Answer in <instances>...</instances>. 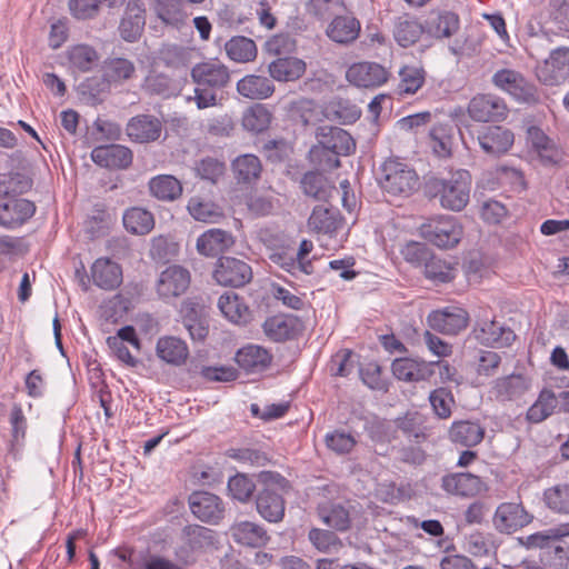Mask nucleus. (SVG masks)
Returning <instances> with one entry per match:
<instances>
[{
  "mask_svg": "<svg viewBox=\"0 0 569 569\" xmlns=\"http://www.w3.org/2000/svg\"><path fill=\"white\" fill-rule=\"evenodd\" d=\"M189 508L202 522L217 525L224 517V505L220 497L208 491H194L188 499Z\"/></svg>",
  "mask_w": 569,
  "mask_h": 569,
  "instance_id": "ddd939ff",
  "label": "nucleus"
},
{
  "mask_svg": "<svg viewBox=\"0 0 569 569\" xmlns=\"http://www.w3.org/2000/svg\"><path fill=\"white\" fill-rule=\"evenodd\" d=\"M531 386L530 377L523 373H511L495 379L490 393L498 402L517 401L531 389Z\"/></svg>",
  "mask_w": 569,
  "mask_h": 569,
  "instance_id": "2eb2a0df",
  "label": "nucleus"
},
{
  "mask_svg": "<svg viewBox=\"0 0 569 569\" xmlns=\"http://www.w3.org/2000/svg\"><path fill=\"white\" fill-rule=\"evenodd\" d=\"M259 479L266 485V488L261 489L256 497L257 511L268 522H280L284 517L286 501L270 486L278 485L282 487L287 481L282 476L272 471L260 472Z\"/></svg>",
  "mask_w": 569,
  "mask_h": 569,
  "instance_id": "423d86ee",
  "label": "nucleus"
},
{
  "mask_svg": "<svg viewBox=\"0 0 569 569\" xmlns=\"http://www.w3.org/2000/svg\"><path fill=\"white\" fill-rule=\"evenodd\" d=\"M400 253L406 262L413 267H423L432 251L427 244L418 241H409L402 246Z\"/></svg>",
  "mask_w": 569,
  "mask_h": 569,
  "instance_id": "69168bd1",
  "label": "nucleus"
},
{
  "mask_svg": "<svg viewBox=\"0 0 569 569\" xmlns=\"http://www.w3.org/2000/svg\"><path fill=\"white\" fill-rule=\"evenodd\" d=\"M213 279L220 286L241 288L252 280L251 266L234 257H220L213 269Z\"/></svg>",
  "mask_w": 569,
  "mask_h": 569,
  "instance_id": "6e6552de",
  "label": "nucleus"
},
{
  "mask_svg": "<svg viewBox=\"0 0 569 569\" xmlns=\"http://www.w3.org/2000/svg\"><path fill=\"white\" fill-rule=\"evenodd\" d=\"M32 180L20 172L0 173V198L22 194L30 190Z\"/></svg>",
  "mask_w": 569,
  "mask_h": 569,
  "instance_id": "864d4df0",
  "label": "nucleus"
},
{
  "mask_svg": "<svg viewBox=\"0 0 569 569\" xmlns=\"http://www.w3.org/2000/svg\"><path fill=\"white\" fill-rule=\"evenodd\" d=\"M67 58L70 68L79 72H88L99 60L98 52L88 44H77L68 49Z\"/></svg>",
  "mask_w": 569,
  "mask_h": 569,
  "instance_id": "a18cd8bd",
  "label": "nucleus"
},
{
  "mask_svg": "<svg viewBox=\"0 0 569 569\" xmlns=\"http://www.w3.org/2000/svg\"><path fill=\"white\" fill-rule=\"evenodd\" d=\"M396 425L409 439L413 438L418 440L426 438L423 418L418 412L407 413L405 417L398 418Z\"/></svg>",
  "mask_w": 569,
  "mask_h": 569,
  "instance_id": "338daca9",
  "label": "nucleus"
},
{
  "mask_svg": "<svg viewBox=\"0 0 569 569\" xmlns=\"http://www.w3.org/2000/svg\"><path fill=\"white\" fill-rule=\"evenodd\" d=\"M476 339L486 346L508 347L516 339L515 332L495 320H483L473 330Z\"/></svg>",
  "mask_w": 569,
  "mask_h": 569,
  "instance_id": "a878e982",
  "label": "nucleus"
},
{
  "mask_svg": "<svg viewBox=\"0 0 569 569\" xmlns=\"http://www.w3.org/2000/svg\"><path fill=\"white\" fill-rule=\"evenodd\" d=\"M264 335L274 342H282L297 338L303 325L301 320L292 315H277L266 319L262 325Z\"/></svg>",
  "mask_w": 569,
  "mask_h": 569,
  "instance_id": "412c9836",
  "label": "nucleus"
},
{
  "mask_svg": "<svg viewBox=\"0 0 569 569\" xmlns=\"http://www.w3.org/2000/svg\"><path fill=\"white\" fill-rule=\"evenodd\" d=\"M420 236L440 249L455 248L462 239L463 228L459 220L449 214L427 219L419 227Z\"/></svg>",
  "mask_w": 569,
  "mask_h": 569,
  "instance_id": "39448f33",
  "label": "nucleus"
},
{
  "mask_svg": "<svg viewBox=\"0 0 569 569\" xmlns=\"http://www.w3.org/2000/svg\"><path fill=\"white\" fill-rule=\"evenodd\" d=\"M228 491L232 499L249 502L256 491L254 481L244 473H237L228 480Z\"/></svg>",
  "mask_w": 569,
  "mask_h": 569,
  "instance_id": "6e6d98bb",
  "label": "nucleus"
},
{
  "mask_svg": "<svg viewBox=\"0 0 569 569\" xmlns=\"http://www.w3.org/2000/svg\"><path fill=\"white\" fill-rule=\"evenodd\" d=\"M134 70L133 63L127 59H111L103 67V79L108 83H120L130 79Z\"/></svg>",
  "mask_w": 569,
  "mask_h": 569,
  "instance_id": "4d7b16f0",
  "label": "nucleus"
},
{
  "mask_svg": "<svg viewBox=\"0 0 569 569\" xmlns=\"http://www.w3.org/2000/svg\"><path fill=\"white\" fill-rule=\"evenodd\" d=\"M149 189L153 197L163 201H173L182 193L181 182L170 174L153 177L149 182Z\"/></svg>",
  "mask_w": 569,
  "mask_h": 569,
  "instance_id": "c03bdc74",
  "label": "nucleus"
},
{
  "mask_svg": "<svg viewBox=\"0 0 569 569\" xmlns=\"http://www.w3.org/2000/svg\"><path fill=\"white\" fill-rule=\"evenodd\" d=\"M162 132L161 121L152 114L132 117L126 127V133L132 142L149 143L158 140Z\"/></svg>",
  "mask_w": 569,
  "mask_h": 569,
  "instance_id": "5701e85b",
  "label": "nucleus"
},
{
  "mask_svg": "<svg viewBox=\"0 0 569 569\" xmlns=\"http://www.w3.org/2000/svg\"><path fill=\"white\" fill-rule=\"evenodd\" d=\"M144 13L146 10L137 1L128 2L119 24V33L124 41L133 42L141 36L146 23Z\"/></svg>",
  "mask_w": 569,
  "mask_h": 569,
  "instance_id": "7c9ffc66",
  "label": "nucleus"
},
{
  "mask_svg": "<svg viewBox=\"0 0 569 569\" xmlns=\"http://www.w3.org/2000/svg\"><path fill=\"white\" fill-rule=\"evenodd\" d=\"M538 80L546 86H558L569 77V48L551 50L549 57L536 66Z\"/></svg>",
  "mask_w": 569,
  "mask_h": 569,
  "instance_id": "9d476101",
  "label": "nucleus"
},
{
  "mask_svg": "<svg viewBox=\"0 0 569 569\" xmlns=\"http://www.w3.org/2000/svg\"><path fill=\"white\" fill-rule=\"evenodd\" d=\"M226 456L240 463L253 467H264L270 461L267 452L252 447L229 448Z\"/></svg>",
  "mask_w": 569,
  "mask_h": 569,
  "instance_id": "13d9d810",
  "label": "nucleus"
},
{
  "mask_svg": "<svg viewBox=\"0 0 569 569\" xmlns=\"http://www.w3.org/2000/svg\"><path fill=\"white\" fill-rule=\"evenodd\" d=\"M187 209L196 220L207 223H217L223 217L221 207L200 197L190 198Z\"/></svg>",
  "mask_w": 569,
  "mask_h": 569,
  "instance_id": "49530a36",
  "label": "nucleus"
},
{
  "mask_svg": "<svg viewBox=\"0 0 569 569\" xmlns=\"http://www.w3.org/2000/svg\"><path fill=\"white\" fill-rule=\"evenodd\" d=\"M229 59L239 63L253 61L257 58L258 49L256 42L243 36H234L224 44Z\"/></svg>",
  "mask_w": 569,
  "mask_h": 569,
  "instance_id": "37998d69",
  "label": "nucleus"
},
{
  "mask_svg": "<svg viewBox=\"0 0 569 569\" xmlns=\"http://www.w3.org/2000/svg\"><path fill=\"white\" fill-rule=\"evenodd\" d=\"M427 321L435 331L453 336L467 328L469 315L460 307L449 306L430 312Z\"/></svg>",
  "mask_w": 569,
  "mask_h": 569,
  "instance_id": "4468645a",
  "label": "nucleus"
},
{
  "mask_svg": "<svg viewBox=\"0 0 569 569\" xmlns=\"http://www.w3.org/2000/svg\"><path fill=\"white\" fill-rule=\"evenodd\" d=\"M429 402L435 415L439 419H449L452 415V408L456 405L451 390L439 387L429 393Z\"/></svg>",
  "mask_w": 569,
  "mask_h": 569,
  "instance_id": "5fc2aeb1",
  "label": "nucleus"
},
{
  "mask_svg": "<svg viewBox=\"0 0 569 569\" xmlns=\"http://www.w3.org/2000/svg\"><path fill=\"white\" fill-rule=\"evenodd\" d=\"M508 111L505 100L493 94H477L468 104V114L478 122L502 121Z\"/></svg>",
  "mask_w": 569,
  "mask_h": 569,
  "instance_id": "f8f14e48",
  "label": "nucleus"
},
{
  "mask_svg": "<svg viewBox=\"0 0 569 569\" xmlns=\"http://www.w3.org/2000/svg\"><path fill=\"white\" fill-rule=\"evenodd\" d=\"M425 29L431 38L449 39L459 31L460 18L450 10L432 9L425 20Z\"/></svg>",
  "mask_w": 569,
  "mask_h": 569,
  "instance_id": "6ab92c4d",
  "label": "nucleus"
},
{
  "mask_svg": "<svg viewBox=\"0 0 569 569\" xmlns=\"http://www.w3.org/2000/svg\"><path fill=\"white\" fill-rule=\"evenodd\" d=\"M92 161L103 168L127 169L131 166L132 151L122 144H107L93 148L91 151Z\"/></svg>",
  "mask_w": 569,
  "mask_h": 569,
  "instance_id": "393cba45",
  "label": "nucleus"
},
{
  "mask_svg": "<svg viewBox=\"0 0 569 569\" xmlns=\"http://www.w3.org/2000/svg\"><path fill=\"white\" fill-rule=\"evenodd\" d=\"M104 0H68V9L76 20H91L98 17Z\"/></svg>",
  "mask_w": 569,
  "mask_h": 569,
  "instance_id": "0e129e2a",
  "label": "nucleus"
},
{
  "mask_svg": "<svg viewBox=\"0 0 569 569\" xmlns=\"http://www.w3.org/2000/svg\"><path fill=\"white\" fill-rule=\"evenodd\" d=\"M343 218L335 207L325 204L316 206L308 219L310 231L316 233L333 236L342 228Z\"/></svg>",
  "mask_w": 569,
  "mask_h": 569,
  "instance_id": "bb28decb",
  "label": "nucleus"
},
{
  "mask_svg": "<svg viewBox=\"0 0 569 569\" xmlns=\"http://www.w3.org/2000/svg\"><path fill=\"white\" fill-rule=\"evenodd\" d=\"M388 71L376 62H358L350 66L346 72L347 80L359 88H376L388 80Z\"/></svg>",
  "mask_w": 569,
  "mask_h": 569,
  "instance_id": "aec40b11",
  "label": "nucleus"
},
{
  "mask_svg": "<svg viewBox=\"0 0 569 569\" xmlns=\"http://www.w3.org/2000/svg\"><path fill=\"white\" fill-rule=\"evenodd\" d=\"M143 89L150 94L162 96L169 98L177 92V86L170 77L164 73L152 72L143 83Z\"/></svg>",
  "mask_w": 569,
  "mask_h": 569,
  "instance_id": "052dcab7",
  "label": "nucleus"
},
{
  "mask_svg": "<svg viewBox=\"0 0 569 569\" xmlns=\"http://www.w3.org/2000/svg\"><path fill=\"white\" fill-rule=\"evenodd\" d=\"M543 502L553 513L569 516V483H558L543 491Z\"/></svg>",
  "mask_w": 569,
  "mask_h": 569,
  "instance_id": "de8ad7c7",
  "label": "nucleus"
},
{
  "mask_svg": "<svg viewBox=\"0 0 569 569\" xmlns=\"http://www.w3.org/2000/svg\"><path fill=\"white\" fill-rule=\"evenodd\" d=\"M191 274L190 271L179 264L167 267L161 273L156 283V290L161 299L178 298L186 293L190 287Z\"/></svg>",
  "mask_w": 569,
  "mask_h": 569,
  "instance_id": "9b49d317",
  "label": "nucleus"
},
{
  "mask_svg": "<svg viewBox=\"0 0 569 569\" xmlns=\"http://www.w3.org/2000/svg\"><path fill=\"white\" fill-rule=\"evenodd\" d=\"M90 271L92 283L106 291L116 290L123 280L121 266L110 258H98Z\"/></svg>",
  "mask_w": 569,
  "mask_h": 569,
  "instance_id": "b1692460",
  "label": "nucleus"
},
{
  "mask_svg": "<svg viewBox=\"0 0 569 569\" xmlns=\"http://www.w3.org/2000/svg\"><path fill=\"white\" fill-rule=\"evenodd\" d=\"M190 76L196 88L188 101H194L200 110L218 106V91L230 82L229 68L218 60H209L193 66Z\"/></svg>",
  "mask_w": 569,
  "mask_h": 569,
  "instance_id": "f257e3e1",
  "label": "nucleus"
},
{
  "mask_svg": "<svg viewBox=\"0 0 569 569\" xmlns=\"http://www.w3.org/2000/svg\"><path fill=\"white\" fill-rule=\"evenodd\" d=\"M272 357L267 349L249 345L241 348L236 355V361L247 372H259L269 367Z\"/></svg>",
  "mask_w": 569,
  "mask_h": 569,
  "instance_id": "e433bc0d",
  "label": "nucleus"
},
{
  "mask_svg": "<svg viewBox=\"0 0 569 569\" xmlns=\"http://www.w3.org/2000/svg\"><path fill=\"white\" fill-rule=\"evenodd\" d=\"M218 308L221 313L232 323L244 325L250 320L249 307L242 298L234 292H226L218 300Z\"/></svg>",
  "mask_w": 569,
  "mask_h": 569,
  "instance_id": "4c0bfd02",
  "label": "nucleus"
},
{
  "mask_svg": "<svg viewBox=\"0 0 569 569\" xmlns=\"http://www.w3.org/2000/svg\"><path fill=\"white\" fill-rule=\"evenodd\" d=\"M326 446L338 455H347L352 451L357 445L355 437L341 430L328 432L325 436Z\"/></svg>",
  "mask_w": 569,
  "mask_h": 569,
  "instance_id": "774afa93",
  "label": "nucleus"
},
{
  "mask_svg": "<svg viewBox=\"0 0 569 569\" xmlns=\"http://www.w3.org/2000/svg\"><path fill=\"white\" fill-rule=\"evenodd\" d=\"M230 532L237 543L252 548L264 547L270 540L267 530L252 521L236 522Z\"/></svg>",
  "mask_w": 569,
  "mask_h": 569,
  "instance_id": "2f4dec72",
  "label": "nucleus"
},
{
  "mask_svg": "<svg viewBox=\"0 0 569 569\" xmlns=\"http://www.w3.org/2000/svg\"><path fill=\"white\" fill-rule=\"evenodd\" d=\"M569 536V522L529 535L521 540L527 548H550L553 542Z\"/></svg>",
  "mask_w": 569,
  "mask_h": 569,
  "instance_id": "8fccbe9b",
  "label": "nucleus"
},
{
  "mask_svg": "<svg viewBox=\"0 0 569 569\" xmlns=\"http://www.w3.org/2000/svg\"><path fill=\"white\" fill-rule=\"evenodd\" d=\"M532 519L521 501L501 502L492 516V526L499 533L511 535L527 527Z\"/></svg>",
  "mask_w": 569,
  "mask_h": 569,
  "instance_id": "1a4fd4ad",
  "label": "nucleus"
},
{
  "mask_svg": "<svg viewBox=\"0 0 569 569\" xmlns=\"http://www.w3.org/2000/svg\"><path fill=\"white\" fill-rule=\"evenodd\" d=\"M311 545L320 552L328 553L341 546L339 537L329 530L312 528L308 533Z\"/></svg>",
  "mask_w": 569,
  "mask_h": 569,
  "instance_id": "e2e57ef3",
  "label": "nucleus"
},
{
  "mask_svg": "<svg viewBox=\"0 0 569 569\" xmlns=\"http://www.w3.org/2000/svg\"><path fill=\"white\" fill-rule=\"evenodd\" d=\"M436 363L420 358H397L391 363L395 378L405 382L429 381L435 376Z\"/></svg>",
  "mask_w": 569,
  "mask_h": 569,
  "instance_id": "dca6fc26",
  "label": "nucleus"
},
{
  "mask_svg": "<svg viewBox=\"0 0 569 569\" xmlns=\"http://www.w3.org/2000/svg\"><path fill=\"white\" fill-rule=\"evenodd\" d=\"M156 353L163 362L179 367L188 359L189 348L182 339L164 336L158 339Z\"/></svg>",
  "mask_w": 569,
  "mask_h": 569,
  "instance_id": "473e14b6",
  "label": "nucleus"
},
{
  "mask_svg": "<svg viewBox=\"0 0 569 569\" xmlns=\"http://www.w3.org/2000/svg\"><path fill=\"white\" fill-rule=\"evenodd\" d=\"M485 432V428L479 421L456 420L448 430V438L456 445L471 448L483 440Z\"/></svg>",
  "mask_w": 569,
  "mask_h": 569,
  "instance_id": "c85d7f7f",
  "label": "nucleus"
},
{
  "mask_svg": "<svg viewBox=\"0 0 569 569\" xmlns=\"http://www.w3.org/2000/svg\"><path fill=\"white\" fill-rule=\"evenodd\" d=\"M471 176L467 170H458L448 179L431 178L426 183L429 197H439L440 204L452 211L462 210L469 202Z\"/></svg>",
  "mask_w": 569,
  "mask_h": 569,
  "instance_id": "7ed1b4c3",
  "label": "nucleus"
},
{
  "mask_svg": "<svg viewBox=\"0 0 569 569\" xmlns=\"http://www.w3.org/2000/svg\"><path fill=\"white\" fill-rule=\"evenodd\" d=\"M557 407V395L552 390L543 388L537 400L528 408L526 420L530 423H540L549 418Z\"/></svg>",
  "mask_w": 569,
  "mask_h": 569,
  "instance_id": "ea45409f",
  "label": "nucleus"
},
{
  "mask_svg": "<svg viewBox=\"0 0 569 569\" xmlns=\"http://www.w3.org/2000/svg\"><path fill=\"white\" fill-rule=\"evenodd\" d=\"M232 170L238 182L250 184L260 178L262 166L257 156L247 153L233 160Z\"/></svg>",
  "mask_w": 569,
  "mask_h": 569,
  "instance_id": "79ce46f5",
  "label": "nucleus"
},
{
  "mask_svg": "<svg viewBox=\"0 0 569 569\" xmlns=\"http://www.w3.org/2000/svg\"><path fill=\"white\" fill-rule=\"evenodd\" d=\"M316 138L318 143L309 151L312 163L322 170H331L340 167V157L348 156L356 149L353 138L342 128L321 126Z\"/></svg>",
  "mask_w": 569,
  "mask_h": 569,
  "instance_id": "f03ea898",
  "label": "nucleus"
},
{
  "mask_svg": "<svg viewBox=\"0 0 569 569\" xmlns=\"http://www.w3.org/2000/svg\"><path fill=\"white\" fill-rule=\"evenodd\" d=\"M441 488L449 495L476 497L486 488L479 476L470 472H455L442 477Z\"/></svg>",
  "mask_w": 569,
  "mask_h": 569,
  "instance_id": "4be33fe9",
  "label": "nucleus"
},
{
  "mask_svg": "<svg viewBox=\"0 0 569 569\" xmlns=\"http://www.w3.org/2000/svg\"><path fill=\"white\" fill-rule=\"evenodd\" d=\"M268 72L276 81H295L305 74L306 62L296 57H279L269 63Z\"/></svg>",
  "mask_w": 569,
  "mask_h": 569,
  "instance_id": "f704fd0d",
  "label": "nucleus"
},
{
  "mask_svg": "<svg viewBox=\"0 0 569 569\" xmlns=\"http://www.w3.org/2000/svg\"><path fill=\"white\" fill-rule=\"evenodd\" d=\"M234 244V238L231 232L213 228L201 233L197 239V250L206 257H216Z\"/></svg>",
  "mask_w": 569,
  "mask_h": 569,
  "instance_id": "cd10ccee",
  "label": "nucleus"
},
{
  "mask_svg": "<svg viewBox=\"0 0 569 569\" xmlns=\"http://www.w3.org/2000/svg\"><path fill=\"white\" fill-rule=\"evenodd\" d=\"M477 140L486 154L500 157L513 146L515 134L508 128L489 126L477 132Z\"/></svg>",
  "mask_w": 569,
  "mask_h": 569,
  "instance_id": "f3484780",
  "label": "nucleus"
},
{
  "mask_svg": "<svg viewBox=\"0 0 569 569\" xmlns=\"http://www.w3.org/2000/svg\"><path fill=\"white\" fill-rule=\"evenodd\" d=\"M423 274L427 279L437 283H446L455 278L451 264L433 252L423 264Z\"/></svg>",
  "mask_w": 569,
  "mask_h": 569,
  "instance_id": "603ef678",
  "label": "nucleus"
},
{
  "mask_svg": "<svg viewBox=\"0 0 569 569\" xmlns=\"http://www.w3.org/2000/svg\"><path fill=\"white\" fill-rule=\"evenodd\" d=\"M237 91L251 100H264L273 94L274 84L268 77L247 74L237 82Z\"/></svg>",
  "mask_w": 569,
  "mask_h": 569,
  "instance_id": "c9c22d12",
  "label": "nucleus"
},
{
  "mask_svg": "<svg viewBox=\"0 0 569 569\" xmlns=\"http://www.w3.org/2000/svg\"><path fill=\"white\" fill-rule=\"evenodd\" d=\"M318 517L337 531H347L351 526L349 510L340 503H323L317 508Z\"/></svg>",
  "mask_w": 569,
  "mask_h": 569,
  "instance_id": "a19ab883",
  "label": "nucleus"
},
{
  "mask_svg": "<svg viewBox=\"0 0 569 569\" xmlns=\"http://www.w3.org/2000/svg\"><path fill=\"white\" fill-rule=\"evenodd\" d=\"M179 252V246L172 238L167 236L154 237L151 241L150 257L158 262H169Z\"/></svg>",
  "mask_w": 569,
  "mask_h": 569,
  "instance_id": "bf43d9fd",
  "label": "nucleus"
},
{
  "mask_svg": "<svg viewBox=\"0 0 569 569\" xmlns=\"http://www.w3.org/2000/svg\"><path fill=\"white\" fill-rule=\"evenodd\" d=\"M380 171L379 184L391 196L409 197L418 189L419 177L406 162L388 159L382 163Z\"/></svg>",
  "mask_w": 569,
  "mask_h": 569,
  "instance_id": "20e7f679",
  "label": "nucleus"
},
{
  "mask_svg": "<svg viewBox=\"0 0 569 569\" xmlns=\"http://www.w3.org/2000/svg\"><path fill=\"white\" fill-rule=\"evenodd\" d=\"M492 83L518 102L535 104L540 100L537 87L527 81L519 71L512 69L498 70L492 76Z\"/></svg>",
  "mask_w": 569,
  "mask_h": 569,
  "instance_id": "0eeeda50",
  "label": "nucleus"
},
{
  "mask_svg": "<svg viewBox=\"0 0 569 569\" xmlns=\"http://www.w3.org/2000/svg\"><path fill=\"white\" fill-rule=\"evenodd\" d=\"M270 260L281 267L283 270L295 274L296 271H301L306 274L313 272V266L311 261L299 263L295 257V253H290L287 250L276 251L270 256Z\"/></svg>",
  "mask_w": 569,
  "mask_h": 569,
  "instance_id": "680f3d73",
  "label": "nucleus"
},
{
  "mask_svg": "<svg viewBox=\"0 0 569 569\" xmlns=\"http://www.w3.org/2000/svg\"><path fill=\"white\" fill-rule=\"evenodd\" d=\"M36 213L34 202L24 198H10L0 203V227L14 230Z\"/></svg>",
  "mask_w": 569,
  "mask_h": 569,
  "instance_id": "a211bd4d",
  "label": "nucleus"
},
{
  "mask_svg": "<svg viewBox=\"0 0 569 569\" xmlns=\"http://www.w3.org/2000/svg\"><path fill=\"white\" fill-rule=\"evenodd\" d=\"M300 184L303 193L316 200H327L332 192L325 177L313 171L305 173Z\"/></svg>",
  "mask_w": 569,
  "mask_h": 569,
  "instance_id": "3c124183",
  "label": "nucleus"
},
{
  "mask_svg": "<svg viewBox=\"0 0 569 569\" xmlns=\"http://www.w3.org/2000/svg\"><path fill=\"white\" fill-rule=\"evenodd\" d=\"M425 32V23L421 24L416 19L410 18L407 14L397 18L395 21L393 38L402 48H408L415 44Z\"/></svg>",
  "mask_w": 569,
  "mask_h": 569,
  "instance_id": "58836bf2",
  "label": "nucleus"
},
{
  "mask_svg": "<svg viewBox=\"0 0 569 569\" xmlns=\"http://www.w3.org/2000/svg\"><path fill=\"white\" fill-rule=\"evenodd\" d=\"M123 224L131 233L147 234L153 229L154 219L150 211L134 207L124 212Z\"/></svg>",
  "mask_w": 569,
  "mask_h": 569,
  "instance_id": "09e8293b",
  "label": "nucleus"
},
{
  "mask_svg": "<svg viewBox=\"0 0 569 569\" xmlns=\"http://www.w3.org/2000/svg\"><path fill=\"white\" fill-rule=\"evenodd\" d=\"M398 77L397 93L407 97L417 93L425 86L427 71L420 62L406 63L400 67Z\"/></svg>",
  "mask_w": 569,
  "mask_h": 569,
  "instance_id": "c756f323",
  "label": "nucleus"
},
{
  "mask_svg": "<svg viewBox=\"0 0 569 569\" xmlns=\"http://www.w3.org/2000/svg\"><path fill=\"white\" fill-rule=\"evenodd\" d=\"M361 30L360 21L352 16H337L327 28V36L340 44H349L357 40Z\"/></svg>",
  "mask_w": 569,
  "mask_h": 569,
  "instance_id": "72a5a7b5",
  "label": "nucleus"
}]
</instances>
